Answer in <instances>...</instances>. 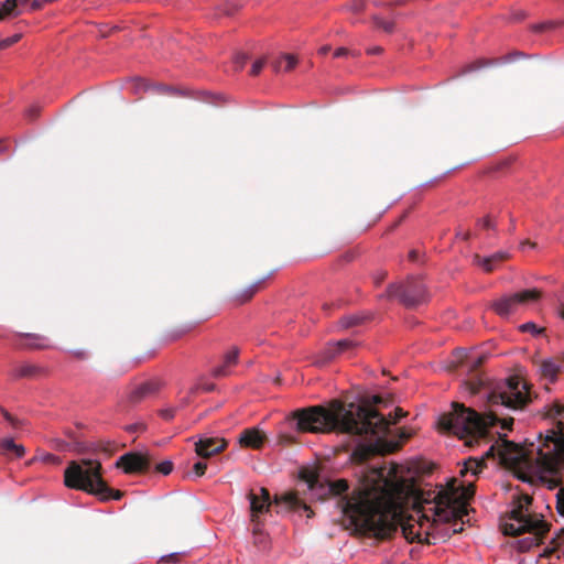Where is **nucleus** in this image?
Returning <instances> with one entry per match:
<instances>
[{"mask_svg": "<svg viewBox=\"0 0 564 564\" xmlns=\"http://www.w3.org/2000/svg\"><path fill=\"white\" fill-rule=\"evenodd\" d=\"M360 485L351 497L341 501L344 514L352 523L386 539L401 528L403 536L411 543L427 541L430 529L434 521L425 510H415V516L404 517L403 507L406 502L410 486L408 480L399 475V466L391 463L365 467L361 471Z\"/></svg>", "mask_w": 564, "mask_h": 564, "instance_id": "obj_1", "label": "nucleus"}, {"mask_svg": "<svg viewBox=\"0 0 564 564\" xmlns=\"http://www.w3.org/2000/svg\"><path fill=\"white\" fill-rule=\"evenodd\" d=\"M557 430H549L545 436L539 435L538 443H524L519 446L513 442L501 440V444L491 445L481 458L469 457L460 469V476L468 473L476 476L486 467V459L499 456L500 462L512 469L522 481L534 484L547 482L555 487L554 478L564 459V423H557Z\"/></svg>", "mask_w": 564, "mask_h": 564, "instance_id": "obj_2", "label": "nucleus"}, {"mask_svg": "<svg viewBox=\"0 0 564 564\" xmlns=\"http://www.w3.org/2000/svg\"><path fill=\"white\" fill-rule=\"evenodd\" d=\"M382 402L380 395H372L361 404H344L333 400L328 406L312 405L293 411L286 422L297 433H343L350 435H381L389 430V422L372 408Z\"/></svg>", "mask_w": 564, "mask_h": 564, "instance_id": "obj_3", "label": "nucleus"}, {"mask_svg": "<svg viewBox=\"0 0 564 564\" xmlns=\"http://www.w3.org/2000/svg\"><path fill=\"white\" fill-rule=\"evenodd\" d=\"M453 410L438 417L437 425L442 432L456 435L465 440L466 446H474L485 441L488 430L497 423L501 424L503 430H511L513 419L500 420L498 413L490 410L489 413L481 415L471 408H466L458 402L452 403Z\"/></svg>", "mask_w": 564, "mask_h": 564, "instance_id": "obj_4", "label": "nucleus"}, {"mask_svg": "<svg viewBox=\"0 0 564 564\" xmlns=\"http://www.w3.org/2000/svg\"><path fill=\"white\" fill-rule=\"evenodd\" d=\"M101 464L94 459L69 462L64 470V485L98 497L101 501L120 500L123 492L110 488L101 476Z\"/></svg>", "mask_w": 564, "mask_h": 564, "instance_id": "obj_5", "label": "nucleus"}, {"mask_svg": "<svg viewBox=\"0 0 564 564\" xmlns=\"http://www.w3.org/2000/svg\"><path fill=\"white\" fill-rule=\"evenodd\" d=\"M531 502L532 498L529 495H519L513 500V507L508 513V520L502 523V532L505 535L517 536L523 533L530 534L529 538L522 541L523 549L539 545L549 531V525L543 519L532 517L529 513Z\"/></svg>", "mask_w": 564, "mask_h": 564, "instance_id": "obj_6", "label": "nucleus"}, {"mask_svg": "<svg viewBox=\"0 0 564 564\" xmlns=\"http://www.w3.org/2000/svg\"><path fill=\"white\" fill-rule=\"evenodd\" d=\"M456 479H453L449 490L440 492L436 502L430 510L433 511L434 521H443L444 523L457 521L464 523V517L468 514L467 501L475 495V486L455 487Z\"/></svg>", "mask_w": 564, "mask_h": 564, "instance_id": "obj_7", "label": "nucleus"}, {"mask_svg": "<svg viewBox=\"0 0 564 564\" xmlns=\"http://www.w3.org/2000/svg\"><path fill=\"white\" fill-rule=\"evenodd\" d=\"M247 499L250 502L251 521L257 522L260 514L270 511L272 505L276 507V512L282 511H307V517L311 518L313 511L311 508L299 498L296 492H285L282 495H275L273 500L271 499L270 492L267 488L260 487L258 490L251 489Z\"/></svg>", "mask_w": 564, "mask_h": 564, "instance_id": "obj_8", "label": "nucleus"}, {"mask_svg": "<svg viewBox=\"0 0 564 564\" xmlns=\"http://www.w3.org/2000/svg\"><path fill=\"white\" fill-rule=\"evenodd\" d=\"M528 383L519 376H511L487 393L490 408L503 406L510 410H521L531 402Z\"/></svg>", "mask_w": 564, "mask_h": 564, "instance_id": "obj_9", "label": "nucleus"}, {"mask_svg": "<svg viewBox=\"0 0 564 564\" xmlns=\"http://www.w3.org/2000/svg\"><path fill=\"white\" fill-rule=\"evenodd\" d=\"M380 299L399 300L406 308H414L426 303V286L420 279H408L399 283H390Z\"/></svg>", "mask_w": 564, "mask_h": 564, "instance_id": "obj_10", "label": "nucleus"}, {"mask_svg": "<svg viewBox=\"0 0 564 564\" xmlns=\"http://www.w3.org/2000/svg\"><path fill=\"white\" fill-rule=\"evenodd\" d=\"M542 292L538 289L523 290L517 293L503 295L492 303V308L500 316H508L519 306L540 300Z\"/></svg>", "mask_w": 564, "mask_h": 564, "instance_id": "obj_11", "label": "nucleus"}, {"mask_svg": "<svg viewBox=\"0 0 564 564\" xmlns=\"http://www.w3.org/2000/svg\"><path fill=\"white\" fill-rule=\"evenodd\" d=\"M116 466L122 468L126 474H137L147 471L150 467V462L141 453L130 452L120 456Z\"/></svg>", "mask_w": 564, "mask_h": 564, "instance_id": "obj_12", "label": "nucleus"}, {"mask_svg": "<svg viewBox=\"0 0 564 564\" xmlns=\"http://www.w3.org/2000/svg\"><path fill=\"white\" fill-rule=\"evenodd\" d=\"M228 442L221 437H200L195 442V452L202 458H209L225 451Z\"/></svg>", "mask_w": 564, "mask_h": 564, "instance_id": "obj_13", "label": "nucleus"}, {"mask_svg": "<svg viewBox=\"0 0 564 564\" xmlns=\"http://www.w3.org/2000/svg\"><path fill=\"white\" fill-rule=\"evenodd\" d=\"M47 339L33 333H18L13 346L18 349H45L48 347Z\"/></svg>", "mask_w": 564, "mask_h": 564, "instance_id": "obj_14", "label": "nucleus"}, {"mask_svg": "<svg viewBox=\"0 0 564 564\" xmlns=\"http://www.w3.org/2000/svg\"><path fill=\"white\" fill-rule=\"evenodd\" d=\"M46 373L45 368L40 365L24 362L12 368L10 376L14 380L35 379Z\"/></svg>", "mask_w": 564, "mask_h": 564, "instance_id": "obj_15", "label": "nucleus"}, {"mask_svg": "<svg viewBox=\"0 0 564 564\" xmlns=\"http://www.w3.org/2000/svg\"><path fill=\"white\" fill-rule=\"evenodd\" d=\"M265 440V434L256 429H246L239 435V444L242 447L259 449Z\"/></svg>", "mask_w": 564, "mask_h": 564, "instance_id": "obj_16", "label": "nucleus"}, {"mask_svg": "<svg viewBox=\"0 0 564 564\" xmlns=\"http://www.w3.org/2000/svg\"><path fill=\"white\" fill-rule=\"evenodd\" d=\"M159 384L154 381L143 382L131 390L129 393V401L131 403H139L147 398L154 395L159 391Z\"/></svg>", "mask_w": 564, "mask_h": 564, "instance_id": "obj_17", "label": "nucleus"}, {"mask_svg": "<svg viewBox=\"0 0 564 564\" xmlns=\"http://www.w3.org/2000/svg\"><path fill=\"white\" fill-rule=\"evenodd\" d=\"M541 375L554 381L558 373L564 371V358L555 357L544 360L540 367Z\"/></svg>", "mask_w": 564, "mask_h": 564, "instance_id": "obj_18", "label": "nucleus"}, {"mask_svg": "<svg viewBox=\"0 0 564 564\" xmlns=\"http://www.w3.org/2000/svg\"><path fill=\"white\" fill-rule=\"evenodd\" d=\"M509 258V254L505 251H498L490 257L481 258L479 254L474 256V263L481 267L484 271L491 272L496 265Z\"/></svg>", "mask_w": 564, "mask_h": 564, "instance_id": "obj_19", "label": "nucleus"}, {"mask_svg": "<svg viewBox=\"0 0 564 564\" xmlns=\"http://www.w3.org/2000/svg\"><path fill=\"white\" fill-rule=\"evenodd\" d=\"M1 449L6 453H12L17 458H21L25 454V448L21 444H15L12 438H4L0 442Z\"/></svg>", "mask_w": 564, "mask_h": 564, "instance_id": "obj_20", "label": "nucleus"}, {"mask_svg": "<svg viewBox=\"0 0 564 564\" xmlns=\"http://www.w3.org/2000/svg\"><path fill=\"white\" fill-rule=\"evenodd\" d=\"M355 346V343L351 339H341L336 343L329 344L327 347V357L334 358L338 354L350 349Z\"/></svg>", "mask_w": 564, "mask_h": 564, "instance_id": "obj_21", "label": "nucleus"}, {"mask_svg": "<svg viewBox=\"0 0 564 564\" xmlns=\"http://www.w3.org/2000/svg\"><path fill=\"white\" fill-rule=\"evenodd\" d=\"M296 64L297 59L294 55L285 54L279 61L274 62L272 66L275 72H290L295 67Z\"/></svg>", "mask_w": 564, "mask_h": 564, "instance_id": "obj_22", "label": "nucleus"}, {"mask_svg": "<svg viewBox=\"0 0 564 564\" xmlns=\"http://www.w3.org/2000/svg\"><path fill=\"white\" fill-rule=\"evenodd\" d=\"M377 453V447L371 445H359L352 453V458L358 463L368 460L372 455Z\"/></svg>", "mask_w": 564, "mask_h": 564, "instance_id": "obj_23", "label": "nucleus"}, {"mask_svg": "<svg viewBox=\"0 0 564 564\" xmlns=\"http://www.w3.org/2000/svg\"><path fill=\"white\" fill-rule=\"evenodd\" d=\"M264 279L257 281L256 283L251 284L247 289H245L241 293L237 294L235 296V300L242 304L247 301H249L263 285Z\"/></svg>", "mask_w": 564, "mask_h": 564, "instance_id": "obj_24", "label": "nucleus"}, {"mask_svg": "<svg viewBox=\"0 0 564 564\" xmlns=\"http://www.w3.org/2000/svg\"><path fill=\"white\" fill-rule=\"evenodd\" d=\"M328 492L334 496L345 494L349 489L348 481L346 479H337L327 484Z\"/></svg>", "mask_w": 564, "mask_h": 564, "instance_id": "obj_25", "label": "nucleus"}, {"mask_svg": "<svg viewBox=\"0 0 564 564\" xmlns=\"http://www.w3.org/2000/svg\"><path fill=\"white\" fill-rule=\"evenodd\" d=\"M366 4L367 0H349L343 9L352 14H359L366 9Z\"/></svg>", "mask_w": 564, "mask_h": 564, "instance_id": "obj_26", "label": "nucleus"}, {"mask_svg": "<svg viewBox=\"0 0 564 564\" xmlns=\"http://www.w3.org/2000/svg\"><path fill=\"white\" fill-rule=\"evenodd\" d=\"M362 322V317L358 315H348L340 318V326L345 329L359 325Z\"/></svg>", "mask_w": 564, "mask_h": 564, "instance_id": "obj_27", "label": "nucleus"}, {"mask_svg": "<svg viewBox=\"0 0 564 564\" xmlns=\"http://www.w3.org/2000/svg\"><path fill=\"white\" fill-rule=\"evenodd\" d=\"M17 7V0H6L0 4V20H3L7 15H10Z\"/></svg>", "mask_w": 564, "mask_h": 564, "instance_id": "obj_28", "label": "nucleus"}, {"mask_svg": "<svg viewBox=\"0 0 564 564\" xmlns=\"http://www.w3.org/2000/svg\"><path fill=\"white\" fill-rule=\"evenodd\" d=\"M372 21L375 25L379 29H382L387 33H391L394 29V23L391 21H384L378 15L372 17Z\"/></svg>", "mask_w": 564, "mask_h": 564, "instance_id": "obj_29", "label": "nucleus"}, {"mask_svg": "<svg viewBox=\"0 0 564 564\" xmlns=\"http://www.w3.org/2000/svg\"><path fill=\"white\" fill-rule=\"evenodd\" d=\"M186 555L185 552H175V553H171V554H167V555H163L161 558H160V563H173V564H178L181 563L182 558Z\"/></svg>", "mask_w": 564, "mask_h": 564, "instance_id": "obj_30", "label": "nucleus"}, {"mask_svg": "<svg viewBox=\"0 0 564 564\" xmlns=\"http://www.w3.org/2000/svg\"><path fill=\"white\" fill-rule=\"evenodd\" d=\"M199 390L204 391V392H212L215 390V384L214 383H198V384H195L193 386L189 391H188V394L189 395H195Z\"/></svg>", "mask_w": 564, "mask_h": 564, "instance_id": "obj_31", "label": "nucleus"}, {"mask_svg": "<svg viewBox=\"0 0 564 564\" xmlns=\"http://www.w3.org/2000/svg\"><path fill=\"white\" fill-rule=\"evenodd\" d=\"M563 414H564V405H563V404H561V403H553V404L550 406V409H549V411H547V413H546V415H547L549 417H551V419L560 417V416H562Z\"/></svg>", "mask_w": 564, "mask_h": 564, "instance_id": "obj_32", "label": "nucleus"}, {"mask_svg": "<svg viewBox=\"0 0 564 564\" xmlns=\"http://www.w3.org/2000/svg\"><path fill=\"white\" fill-rule=\"evenodd\" d=\"M21 40V34H14L12 36L0 40V51L6 50Z\"/></svg>", "mask_w": 564, "mask_h": 564, "instance_id": "obj_33", "label": "nucleus"}, {"mask_svg": "<svg viewBox=\"0 0 564 564\" xmlns=\"http://www.w3.org/2000/svg\"><path fill=\"white\" fill-rule=\"evenodd\" d=\"M239 350L238 348H232L230 351H228L225 356L224 364L229 366L236 365L238 361Z\"/></svg>", "mask_w": 564, "mask_h": 564, "instance_id": "obj_34", "label": "nucleus"}, {"mask_svg": "<svg viewBox=\"0 0 564 564\" xmlns=\"http://www.w3.org/2000/svg\"><path fill=\"white\" fill-rule=\"evenodd\" d=\"M485 356L469 357L467 365L470 370L476 371L485 362Z\"/></svg>", "mask_w": 564, "mask_h": 564, "instance_id": "obj_35", "label": "nucleus"}, {"mask_svg": "<svg viewBox=\"0 0 564 564\" xmlns=\"http://www.w3.org/2000/svg\"><path fill=\"white\" fill-rule=\"evenodd\" d=\"M556 510L564 517V487L560 488L556 492Z\"/></svg>", "mask_w": 564, "mask_h": 564, "instance_id": "obj_36", "label": "nucleus"}, {"mask_svg": "<svg viewBox=\"0 0 564 564\" xmlns=\"http://www.w3.org/2000/svg\"><path fill=\"white\" fill-rule=\"evenodd\" d=\"M0 412L3 415L4 420L8 421L13 427L20 426V420L12 416L4 408L0 406Z\"/></svg>", "mask_w": 564, "mask_h": 564, "instance_id": "obj_37", "label": "nucleus"}, {"mask_svg": "<svg viewBox=\"0 0 564 564\" xmlns=\"http://www.w3.org/2000/svg\"><path fill=\"white\" fill-rule=\"evenodd\" d=\"M156 470L163 475H169L173 470V463L165 460L156 466Z\"/></svg>", "mask_w": 564, "mask_h": 564, "instance_id": "obj_38", "label": "nucleus"}, {"mask_svg": "<svg viewBox=\"0 0 564 564\" xmlns=\"http://www.w3.org/2000/svg\"><path fill=\"white\" fill-rule=\"evenodd\" d=\"M478 225L486 229V230H495L496 229V223L491 220L489 216L485 217L484 219L478 221Z\"/></svg>", "mask_w": 564, "mask_h": 564, "instance_id": "obj_39", "label": "nucleus"}, {"mask_svg": "<svg viewBox=\"0 0 564 564\" xmlns=\"http://www.w3.org/2000/svg\"><path fill=\"white\" fill-rule=\"evenodd\" d=\"M40 107L36 106V105H33L31 107L28 108V110L25 111V116L29 120L33 121L35 120L39 115H40Z\"/></svg>", "mask_w": 564, "mask_h": 564, "instance_id": "obj_40", "label": "nucleus"}, {"mask_svg": "<svg viewBox=\"0 0 564 564\" xmlns=\"http://www.w3.org/2000/svg\"><path fill=\"white\" fill-rule=\"evenodd\" d=\"M176 408H167L160 411V415L162 419L170 421L175 416Z\"/></svg>", "mask_w": 564, "mask_h": 564, "instance_id": "obj_41", "label": "nucleus"}, {"mask_svg": "<svg viewBox=\"0 0 564 564\" xmlns=\"http://www.w3.org/2000/svg\"><path fill=\"white\" fill-rule=\"evenodd\" d=\"M264 64H265V61H264V59H262V58H261V59L256 61V62L252 64V67H251L250 74H251L252 76H257V75L261 72V69L263 68Z\"/></svg>", "mask_w": 564, "mask_h": 564, "instance_id": "obj_42", "label": "nucleus"}, {"mask_svg": "<svg viewBox=\"0 0 564 564\" xmlns=\"http://www.w3.org/2000/svg\"><path fill=\"white\" fill-rule=\"evenodd\" d=\"M406 414L408 413L405 411H403L401 408H397L394 410L393 417L391 420H388L389 425L390 424H395L399 420H401L402 417L406 416Z\"/></svg>", "mask_w": 564, "mask_h": 564, "instance_id": "obj_43", "label": "nucleus"}, {"mask_svg": "<svg viewBox=\"0 0 564 564\" xmlns=\"http://www.w3.org/2000/svg\"><path fill=\"white\" fill-rule=\"evenodd\" d=\"M207 469V464L204 462H197L194 464L193 470L196 474V476L200 477L205 474Z\"/></svg>", "mask_w": 564, "mask_h": 564, "instance_id": "obj_44", "label": "nucleus"}, {"mask_svg": "<svg viewBox=\"0 0 564 564\" xmlns=\"http://www.w3.org/2000/svg\"><path fill=\"white\" fill-rule=\"evenodd\" d=\"M294 442H295V437L293 435L281 434L279 436V443L282 445H290V444H293Z\"/></svg>", "mask_w": 564, "mask_h": 564, "instance_id": "obj_45", "label": "nucleus"}, {"mask_svg": "<svg viewBox=\"0 0 564 564\" xmlns=\"http://www.w3.org/2000/svg\"><path fill=\"white\" fill-rule=\"evenodd\" d=\"M248 57L247 55L245 54H238L236 57H235V65H236V68L237 69H240L245 66L246 62H247Z\"/></svg>", "mask_w": 564, "mask_h": 564, "instance_id": "obj_46", "label": "nucleus"}, {"mask_svg": "<svg viewBox=\"0 0 564 564\" xmlns=\"http://www.w3.org/2000/svg\"><path fill=\"white\" fill-rule=\"evenodd\" d=\"M227 365L223 364L221 366H218L216 367L214 370H213V376L214 377H224V376H227Z\"/></svg>", "mask_w": 564, "mask_h": 564, "instance_id": "obj_47", "label": "nucleus"}, {"mask_svg": "<svg viewBox=\"0 0 564 564\" xmlns=\"http://www.w3.org/2000/svg\"><path fill=\"white\" fill-rule=\"evenodd\" d=\"M555 25H556L555 22L541 23V24H538V25L534 26V31L542 32V31L555 28Z\"/></svg>", "mask_w": 564, "mask_h": 564, "instance_id": "obj_48", "label": "nucleus"}, {"mask_svg": "<svg viewBox=\"0 0 564 564\" xmlns=\"http://www.w3.org/2000/svg\"><path fill=\"white\" fill-rule=\"evenodd\" d=\"M485 65H487V63L482 59H479V61H476L474 62L473 64H470L468 67H467V72H471V70H475V69H478V68H481L484 67Z\"/></svg>", "mask_w": 564, "mask_h": 564, "instance_id": "obj_49", "label": "nucleus"}, {"mask_svg": "<svg viewBox=\"0 0 564 564\" xmlns=\"http://www.w3.org/2000/svg\"><path fill=\"white\" fill-rule=\"evenodd\" d=\"M53 443H54L55 448H57L59 451H66L69 447L68 443H66L62 440H53Z\"/></svg>", "mask_w": 564, "mask_h": 564, "instance_id": "obj_50", "label": "nucleus"}, {"mask_svg": "<svg viewBox=\"0 0 564 564\" xmlns=\"http://www.w3.org/2000/svg\"><path fill=\"white\" fill-rule=\"evenodd\" d=\"M387 276V272H378L377 274H375L373 276V281H375V284L376 285H379Z\"/></svg>", "mask_w": 564, "mask_h": 564, "instance_id": "obj_51", "label": "nucleus"}, {"mask_svg": "<svg viewBox=\"0 0 564 564\" xmlns=\"http://www.w3.org/2000/svg\"><path fill=\"white\" fill-rule=\"evenodd\" d=\"M304 478L308 482V487L311 489L315 488L316 484L318 482V479L315 475H310L308 477H304Z\"/></svg>", "mask_w": 564, "mask_h": 564, "instance_id": "obj_52", "label": "nucleus"}, {"mask_svg": "<svg viewBox=\"0 0 564 564\" xmlns=\"http://www.w3.org/2000/svg\"><path fill=\"white\" fill-rule=\"evenodd\" d=\"M350 52L346 47H339L334 52L335 57H341L348 55Z\"/></svg>", "mask_w": 564, "mask_h": 564, "instance_id": "obj_53", "label": "nucleus"}, {"mask_svg": "<svg viewBox=\"0 0 564 564\" xmlns=\"http://www.w3.org/2000/svg\"><path fill=\"white\" fill-rule=\"evenodd\" d=\"M523 332H536V325L534 323H527L521 326Z\"/></svg>", "mask_w": 564, "mask_h": 564, "instance_id": "obj_54", "label": "nucleus"}, {"mask_svg": "<svg viewBox=\"0 0 564 564\" xmlns=\"http://www.w3.org/2000/svg\"><path fill=\"white\" fill-rule=\"evenodd\" d=\"M469 386H470V392L471 393H477L479 391V388L481 386V382H469Z\"/></svg>", "mask_w": 564, "mask_h": 564, "instance_id": "obj_55", "label": "nucleus"}, {"mask_svg": "<svg viewBox=\"0 0 564 564\" xmlns=\"http://www.w3.org/2000/svg\"><path fill=\"white\" fill-rule=\"evenodd\" d=\"M329 51H330V46H329V45H324V46H322V47L318 50V53H319L321 55H326Z\"/></svg>", "mask_w": 564, "mask_h": 564, "instance_id": "obj_56", "label": "nucleus"}, {"mask_svg": "<svg viewBox=\"0 0 564 564\" xmlns=\"http://www.w3.org/2000/svg\"><path fill=\"white\" fill-rule=\"evenodd\" d=\"M367 52H368V54H380L382 52V48L380 46H376V47L369 48Z\"/></svg>", "mask_w": 564, "mask_h": 564, "instance_id": "obj_57", "label": "nucleus"}, {"mask_svg": "<svg viewBox=\"0 0 564 564\" xmlns=\"http://www.w3.org/2000/svg\"><path fill=\"white\" fill-rule=\"evenodd\" d=\"M525 246H529L531 248H535L536 247V243L535 242H532L530 240H525L521 243V248H524Z\"/></svg>", "mask_w": 564, "mask_h": 564, "instance_id": "obj_58", "label": "nucleus"}, {"mask_svg": "<svg viewBox=\"0 0 564 564\" xmlns=\"http://www.w3.org/2000/svg\"><path fill=\"white\" fill-rule=\"evenodd\" d=\"M557 313L562 319H564V305H560L557 308Z\"/></svg>", "mask_w": 564, "mask_h": 564, "instance_id": "obj_59", "label": "nucleus"}, {"mask_svg": "<svg viewBox=\"0 0 564 564\" xmlns=\"http://www.w3.org/2000/svg\"><path fill=\"white\" fill-rule=\"evenodd\" d=\"M409 258H410L412 261L416 260V258H417V253H416V251H414V250H413V251H411V252L409 253Z\"/></svg>", "mask_w": 564, "mask_h": 564, "instance_id": "obj_60", "label": "nucleus"}, {"mask_svg": "<svg viewBox=\"0 0 564 564\" xmlns=\"http://www.w3.org/2000/svg\"><path fill=\"white\" fill-rule=\"evenodd\" d=\"M41 7H42V2L36 1V0L32 2V8L33 9H40Z\"/></svg>", "mask_w": 564, "mask_h": 564, "instance_id": "obj_61", "label": "nucleus"}, {"mask_svg": "<svg viewBox=\"0 0 564 564\" xmlns=\"http://www.w3.org/2000/svg\"><path fill=\"white\" fill-rule=\"evenodd\" d=\"M189 401H191V400H189V397H186V398L182 399V401H181V405H182V406H186V405L189 403Z\"/></svg>", "mask_w": 564, "mask_h": 564, "instance_id": "obj_62", "label": "nucleus"}, {"mask_svg": "<svg viewBox=\"0 0 564 564\" xmlns=\"http://www.w3.org/2000/svg\"><path fill=\"white\" fill-rule=\"evenodd\" d=\"M159 90L162 93H167V91H171V88H169L167 86H162V87H160Z\"/></svg>", "mask_w": 564, "mask_h": 564, "instance_id": "obj_63", "label": "nucleus"}, {"mask_svg": "<svg viewBox=\"0 0 564 564\" xmlns=\"http://www.w3.org/2000/svg\"><path fill=\"white\" fill-rule=\"evenodd\" d=\"M468 237H469V234H468V232H466V234L464 235V237H463V238L467 240V239H468Z\"/></svg>", "mask_w": 564, "mask_h": 564, "instance_id": "obj_64", "label": "nucleus"}]
</instances>
